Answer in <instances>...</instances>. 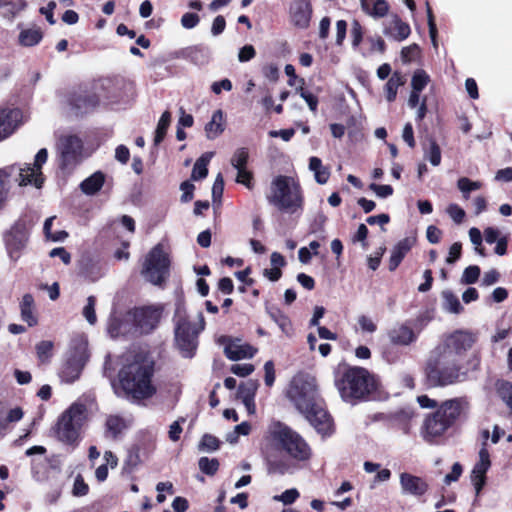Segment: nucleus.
Masks as SVG:
<instances>
[{"instance_id":"nucleus-1","label":"nucleus","mask_w":512,"mask_h":512,"mask_svg":"<svg viewBox=\"0 0 512 512\" xmlns=\"http://www.w3.org/2000/svg\"><path fill=\"white\" fill-rule=\"evenodd\" d=\"M474 342L473 334L467 331L458 330L445 336L432 350L428 359V382L434 387H445L465 381L468 369L463 358Z\"/></svg>"},{"instance_id":"nucleus-2","label":"nucleus","mask_w":512,"mask_h":512,"mask_svg":"<svg viewBox=\"0 0 512 512\" xmlns=\"http://www.w3.org/2000/svg\"><path fill=\"white\" fill-rule=\"evenodd\" d=\"M154 363L145 356H135L133 361L125 364L119 371V383L127 396L141 400L156 393L153 383Z\"/></svg>"},{"instance_id":"nucleus-3","label":"nucleus","mask_w":512,"mask_h":512,"mask_svg":"<svg viewBox=\"0 0 512 512\" xmlns=\"http://www.w3.org/2000/svg\"><path fill=\"white\" fill-rule=\"evenodd\" d=\"M294 432L280 421H272L268 425L261 441V453L267 461L269 473L285 472V467L280 466L274 458L278 452L286 451Z\"/></svg>"},{"instance_id":"nucleus-4","label":"nucleus","mask_w":512,"mask_h":512,"mask_svg":"<svg viewBox=\"0 0 512 512\" xmlns=\"http://www.w3.org/2000/svg\"><path fill=\"white\" fill-rule=\"evenodd\" d=\"M336 386L343 400L353 402L370 395L376 389V381L366 369L354 367L336 380Z\"/></svg>"},{"instance_id":"nucleus-5","label":"nucleus","mask_w":512,"mask_h":512,"mask_svg":"<svg viewBox=\"0 0 512 512\" xmlns=\"http://www.w3.org/2000/svg\"><path fill=\"white\" fill-rule=\"evenodd\" d=\"M267 200L279 210L290 214L301 210L303 206L300 185L287 176H277L273 179Z\"/></svg>"},{"instance_id":"nucleus-6","label":"nucleus","mask_w":512,"mask_h":512,"mask_svg":"<svg viewBox=\"0 0 512 512\" xmlns=\"http://www.w3.org/2000/svg\"><path fill=\"white\" fill-rule=\"evenodd\" d=\"M87 419V408L75 402L58 418L55 434L62 443L76 447L81 438V429Z\"/></svg>"},{"instance_id":"nucleus-7","label":"nucleus","mask_w":512,"mask_h":512,"mask_svg":"<svg viewBox=\"0 0 512 512\" xmlns=\"http://www.w3.org/2000/svg\"><path fill=\"white\" fill-rule=\"evenodd\" d=\"M287 396L300 413L321 402L315 379L304 374L293 377Z\"/></svg>"},{"instance_id":"nucleus-8","label":"nucleus","mask_w":512,"mask_h":512,"mask_svg":"<svg viewBox=\"0 0 512 512\" xmlns=\"http://www.w3.org/2000/svg\"><path fill=\"white\" fill-rule=\"evenodd\" d=\"M204 318L199 314V323L193 324L177 311V320L175 327V341L184 357H191L197 348V337L204 329Z\"/></svg>"},{"instance_id":"nucleus-9","label":"nucleus","mask_w":512,"mask_h":512,"mask_svg":"<svg viewBox=\"0 0 512 512\" xmlns=\"http://www.w3.org/2000/svg\"><path fill=\"white\" fill-rule=\"evenodd\" d=\"M169 264L168 255L158 244L147 254L141 274L151 284L162 285L169 275Z\"/></svg>"},{"instance_id":"nucleus-10","label":"nucleus","mask_w":512,"mask_h":512,"mask_svg":"<svg viewBox=\"0 0 512 512\" xmlns=\"http://www.w3.org/2000/svg\"><path fill=\"white\" fill-rule=\"evenodd\" d=\"M57 158L62 170H72L83 159L82 140L75 135L61 136L56 144Z\"/></svg>"},{"instance_id":"nucleus-11","label":"nucleus","mask_w":512,"mask_h":512,"mask_svg":"<svg viewBox=\"0 0 512 512\" xmlns=\"http://www.w3.org/2000/svg\"><path fill=\"white\" fill-rule=\"evenodd\" d=\"M30 224L25 219L17 220L4 236L9 257L16 261L25 249L30 234Z\"/></svg>"},{"instance_id":"nucleus-12","label":"nucleus","mask_w":512,"mask_h":512,"mask_svg":"<svg viewBox=\"0 0 512 512\" xmlns=\"http://www.w3.org/2000/svg\"><path fill=\"white\" fill-rule=\"evenodd\" d=\"M48 152L47 149H40L34 159L33 164H15L21 168L23 176L17 177V184L20 187L32 185L36 188H41L44 183V177L42 174V166L47 161Z\"/></svg>"},{"instance_id":"nucleus-13","label":"nucleus","mask_w":512,"mask_h":512,"mask_svg":"<svg viewBox=\"0 0 512 512\" xmlns=\"http://www.w3.org/2000/svg\"><path fill=\"white\" fill-rule=\"evenodd\" d=\"M161 314V309L158 307L139 308L131 312L135 332H151L158 325Z\"/></svg>"},{"instance_id":"nucleus-14","label":"nucleus","mask_w":512,"mask_h":512,"mask_svg":"<svg viewBox=\"0 0 512 512\" xmlns=\"http://www.w3.org/2000/svg\"><path fill=\"white\" fill-rule=\"evenodd\" d=\"M21 172V168L12 164L0 168V211L8 206L13 183H17V177L23 176Z\"/></svg>"},{"instance_id":"nucleus-15","label":"nucleus","mask_w":512,"mask_h":512,"mask_svg":"<svg viewBox=\"0 0 512 512\" xmlns=\"http://www.w3.org/2000/svg\"><path fill=\"white\" fill-rule=\"evenodd\" d=\"M305 415L309 423L315 428V430L322 436L331 435L333 432V422L330 415L323 408L322 403L319 402L313 407L302 412Z\"/></svg>"},{"instance_id":"nucleus-16","label":"nucleus","mask_w":512,"mask_h":512,"mask_svg":"<svg viewBox=\"0 0 512 512\" xmlns=\"http://www.w3.org/2000/svg\"><path fill=\"white\" fill-rule=\"evenodd\" d=\"M479 459L471 472V482L474 486L476 496H478L486 484V473L491 466L490 454L486 448V442L482 444L479 450Z\"/></svg>"},{"instance_id":"nucleus-17","label":"nucleus","mask_w":512,"mask_h":512,"mask_svg":"<svg viewBox=\"0 0 512 512\" xmlns=\"http://www.w3.org/2000/svg\"><path fill=\"white\" fill-rule=\"evenodd\" d=\"M470 405L466 398L458 397L444 401L437 412L452 426L467 415Z\"/></svg>"},{"instance_id":"nucleus-18","label":"nucleus","mask_w":512,"mask_h":512,"mask_svg":"<svg viewBox=\"0 0 512 512\" xmlns=\"http://www.w3.org/2000/svg\"><path fill=\"white\" fill-rule=\"evenodd\" d=\"M312 12L310 0H292L289 6L290 22L300 29H305L309 26Z\"/></svg>"},{"instance_id":"nucleus-19","label":"nucleus","mask_w":512,"mask_h":512,"mask_svg":"<svg viewBox=\"0 0 512 512\" xmlns=\"http://www.w3.org/2000/svg\"><path fill=\"white\" fill-rule=\"evenodd\" d=\"M99 102V97L95 93L82 90L73 92L68 98V103L76 115L92 111Z\"/></svg>"},{"instance_id":"nucleus-20","label":"nucleus","mask_w":512,"mask_h":512,"mask_svg":"<svg viewBox=\"0 0 512 512\" xmlns=\"http://www.w3.org/2000/svg\"><path fill=\"white\" fill-rule=\"evenodd\" d=\"M221 342L225 344L224 353L226 357L232 361L250 359L257 353V349L255 347L242 342L240 339L223 337Z\"/></svg>"},{"instance_id":"nucleus-21","label":"nucleus","mask_w":512,"mask_h":512,"mask_svg":"<svg viewBox=\"0 0 512 512\" xmlns=\"http://www.w3.org/2000/svg\"><path fill=\"white\" fill-rule=\"evenodd\" d=\"M22 112L19 109H0V142L8 138L22 123Z\"/></svg>"},{"instance_id":"nucleus-22","label":"nucleus","mask_w":512,"mask_h":512,"mask_svg":"<svg viewBox=\"0 0 512 512\" xmlns=\"http://www.w3.org/2000/svg\"><path fill=\"white\" fill-rule=\"evenodd\" d=\"M401 492L403 495H411L414 497L423 496L428 490L427 482L418 476L403 472L399 476Z\"/></svg>"},{"instance_id":"nucleus-23","label":"nucleus","mask_w":512,"mask_h":512,"mask_svg":"<svg viewBox=\"0 0 512 512\" xmlns=\"http://www.w3.org/2000/svg\"><path fill=\"white\" fill-rule=\"evenodd\" d=\"M107 332L112 338L135 332L131 312L124 315H111L108 321Z\"/></svg>"},{"instance_id":"nucleus-24","label":"nucleus","mask_w":512,"mask_h":512,"mask_svg":"<svg viewBox=\"0 0 512 512\" xmlns=\"http://www.w3.org/2000/svg\"><path fill=\"white\" fill-rule=\"evenodd\" d=\"M450 427L451 425L436 411L424 422L423 438L431 442L433 439L442 436Z\"/></svg>"},{"instance_id":"nucleus-25","label":"nucleus","mask_w":512,"mask_h":512,"mask_svg":"<svg viewBox=\"0 0 512 512\" xmlns=\"http://www.w3.org/2000/svg\"><path fill=\"white\" fill-rule=\"evenodd\" d=\"M383 33L387 37L401 42L409 37L411 33L410 26L403 22L398 15L393 14L384 22Z\"/></svg>"},{"instance_id":"nucleus-26","label":"nucleus","mask_w":512,"mask_h":512,"mask_svg":"<svg viewBox=\"0 0 512 512\" xmlns=\"http://www.w3.org/2000/svg\"><path fill=\"white\" fill-rule=\"evenodd\" d=\"M388 338L392 345L408 346L417 340V333L406 324H397L388 331Z\"/></svg>"},{"instance_id":"nucleus-27","label":"nucleus","mask_w":512,"mask_h":512,"mask_svg":"<svg viewBox=\"0 0 512 512\" xmlns=\"http://www.w3.org/2000/svg\"><path fill=\"white\" fill-rule=\"evenodd\" d=\"M285 452L298 461L308 460L311 456L309 445L297 432H294L293 437L290 438Z\"/></svg>"},{"instance_id":"nucleus-28","label":"nucleus","mask_w":512,"mask_h":512,"mask_svg":"<svg viewBox=\"0 0 512 512\" xmlns=\"http://www.w3.org/2000/svg\"><path fill=\"white\" fill-rule=\"evenodd\" d=\"M415 237H406L401 239L391 250V256L389 259V270L394 271L401 263L406 254L415 245Z\"/></svg>"},{"instance_id":"nucleus-29","label":"nucleus","mask_w":512,"mask_h":512,"mask_svg":"<svg viewBox=\"0 0 512 512\" xmlns=\"http://www.w3.org/2000/svg\"><path fill=\"white\" fill-rule=\"evenodd\" d=\"M413 412L409 409H401L389 416L390 425L401 430L404 434L410 432V421L413 418Z\"/></svg>"},{"instance_id":"nucleus-30","label":"nucleus","mask_w":512,"mask_h":512,"mask_svg":"<svg viewBox=\"0 0 512 512\" xmlns=\"http://www.w3.org/2000/svg\"><path fill=\"white\" fill-rule=\"evenodd\" d=\"M361 7L365 13L374 17H384L389 10V5L385 0H360Z\"/></svg>"},{"instance_id":"nucleus-31","label":"nucleus","mask_w":512,"mask_h":512,"mask_svg":"<svg viewBox=\"0 0 512 512\" xmlns=\"http://www.w3.org/2000/svg\"><path fill=\"white\" fill-rule=\"evenodd\" d=\"M267 313L269 314L270 318L278 325L279 329L285 336L291 337L293 335V326L286 314H284L278 308L274 307L267 308Z\"/></svg>"},{"instance_id":"nucleus-32","label":"nucleus","mask_w":512,"mask_h":512,"mask_svg":"<svg viewBox=\"0 0 512 512\" xmlns=\"http://www.w3.org/2000/svg\"><path fill=\"white\" fill-rule=\"evenodd\" d=\"M224 131V116L221 110H216L211 120L205 126V132L208 139H215Z\"/></svg>"},{"instance_id":"nucleus-33","label":"nucleus","mask_w":512,"mask_h":512,"mask_svg":"<svg viewBox=\"0 0 512 512\" xmlns=\"http://www.w3.org/2000/svg\"><path fill=\"white\" fill-rule=\"evenodd\" d=\"M21 318L30 327L37 324V317L34 315V298L31 294H25L20 302Z\"/></svg>"},{"instance_id":"nucleus-34","label":"nucleus","mask_w":512,"mask_h":512,"mask_svg":"<svg viewBox=\"0 0 512 512\" xmlns=\"http://www.w3.org/2000/svg\"><path fill=\"white\" fill-rule=\"evenodd\" d=\"M406 78L400 72L395 71L385 84L384 91L388 102H393L396 99L398 88L403 86Z\"/></svg>"},{"instance_id":"nucleus-35","label":"nucleus","mask_w":512,"mask_h":512,"mask_svg":"<svg viewBox=\"0 0 512 512\" xmlns=\"http://www.w3.org/2000/svg\"><path fill=\"white\" fill-rule=\"evenodd\" d=\"M105 427L106 437L116 439L127 428V424L122 417L117 415H110L106 419Z\"/></svg>"},{"instance_id":"nucleus-36","label":"nucleus","mask_w":512,"mask_h":512,"mask_svg":"<svg viewBox=\"0 0 512 512\" xmlns=\"http://www.w3.org/2000/svg\"><path fill=\"white\" fill-rule=\"evenodd\" d=\"M105 176L102 172L98 171L92 174L90 177L85 179L80 188L84 194L93 195L97 193L103 186Z\"/></svg>"},{"instance_id":"nucleus-37","label":"nucleus","mask_w":512,"mask_h":512,"mask_svg":"<svg viewBox=\"0 0 512 512\" xmlns=\"http://www.w3.org/2000/svg\"><path fill=\"white\" fill-rule=\"evenodd\" d=\"M23 415L24 413L20 407L12 408L7 412H4V410L0 408V436L4 435L8 424L20 421L23 418Z\"/></svg>"},{"instance_id":"nucleus-38","label":"nucleus","mask_w":512,"mask_h":512,"mask_svg":"<svg viewBox=\"0 0 512 512\" xmlns=\"http://www.w3.org/2000/svg\"><path fill=\"white\" fill-rule=\"evenodd\" d=\"M309 169L314 173V178L317 183L325 184L330 176L328 168L324 167L322 161L318 157H311L309 159Z\"/></svg>"},{"instance_id":"nucleus-39","label":"nucleus","mask_w":512,"mask_h":512,"mask_svg":"<svg viewBox=\"0 0 512 512\" xmlns=\"http://www.w3.org/2000/svg\"><path fill=\"white\" fill-rule=\"evenodd\" d=\"M213 156L212 152L206 153L202 155L199 159L196 160L192 173L191 178L194 181L204 179L208 174V164Z\"/></svg>"},{"instance_id":"nucleus-40","label":"nucleus","mask_w":512,"mask_h":512,"mask_svg":"<svg viewBox=\"0 0 512 512\" xmlns=\"http://www.w3.org/2000/svg\"><path fill=\"white\" fill-rule=\"evenodd\" d=\"M482 186L483 183L481 181H473L467 177H461L457 181V188L465 200L469 199L471 192L481 189Z\"/></svg>"},{"instance_id":"nucleus-41","label":"nucleus","mask_w":512,"mask_h":512,"mask_svg":"<svg viewBox=\"0 0 512 512\" xmlns=\"http://www.w3.org/2000/svg\"><path fill=\"white\" fill-rule=\"evenodd\" d=\"M41 39L42 33L38 28L25 29L19 34V43L26 47L38 44Z\"/></svg>"},{"instance_id":"nucleus-42","label":"nucleus","mask_w":512,"mask_h":512,"mask_svg":"<svg viewBox=\"0 0 512 512\" xmlns=\"http://www.w3.org/2000/svg\"><path fill=\"white\" fill-rule=\"evenodd\" d=\"M442 298H443V307L446 311L453 313V314H459L463 310V306L461 305L458 297L452 293L449 290L442 292Z\"/></svg>"},{"instance_id":"nucleus-43","label":"nucleus","mask_w":512,"mask_h":512,"mask_svg":"<svg viewBox=\"0 0 512 512\" xmlns=\"http://www.w3.org/2000/svg\"><path fill=\"white\" fill-rule=\"evenodd\" d=\"M170 122H171V114L170 112L168 111H165L159 121H158V124H157V128H156V131H155V137H154V145H159L165 135H166V132H167V129L170 125Z\"/></svg>"},{"instance_id":"nucleus-44","label":"nucleus","mask_w":512,"mask_h":512,"mask_svg":"<svg viewBox=\"0 0 512 512\" xmlns=\"http://www.w3.org/2000/svg\"><path fill=\"white\" fill-rule=\"evenodd\" d=\"M96 302L97 300L95 296H89L86 300V304L82 308V315L90 325H95L97 323L95 311Z\"/></svg>"},{"instance_id":"nucleus-45","label":"nucleus","mask_w":512,"mask_h":512,"mask_svg":"<svg viewBox=\"0 0 512 512\" xmlns=\"http://www.w3.org/2000/svg\"><path fill=\"white\" fill-rule=\"evenodd\" d=\"M198 466L202 473L213 476L219 469V461L216 458L201 457Z\"/></svg>"},{"instance_id":"nucleus-46","label":"nucleus","mask_w":512,"mask_h":512,"mask_svg":"<svg viewBox=\"0 0 512 512\" xmlns=\"http://www.w3.org/2000/svg\"><path fill=\"white\" fill-rule=\"evenodd\" d=\"M220 447V441L211 434H204L198 444V449L203 452H214Z\"/></svg>"},{"instance_id":"nucleus-47","label":"nucleus","mask_w":512,"mask_h":512,"mask_svg":"<svg viewBox=\"0 0 512 512\" xmlns=\"http://www.w3.org/2000/svg\"><path fill=\"white\" fill-rule=\"evenodd\" d=\"M429 75L422 69H418L414 72L411 79V87L413 90L421 92L429 83Z\"/></svg>"},{"instance_id":"nucleus-48","label":"nucleus","mask_w":512,"mask_h":512,"mask_svg":"<svg viewBox=\"0 0 512 512\" xmlns=\"http://www.w3.org/2000/svg\"><path fill=\"white\" fill-rule=\"evenodd\" d=\"M481 270L477 265H471L464 269L462 276L460 278V283L462 285H470L477 282L479 279Z\"/></svg>"},{"instance_id":"nucleus-49","label":"nucleus","mask_w":512,"mask_h":512,"mask_svg":"<svg viewBox=\"0 0 512 512\" xmlns=\"http://www.w3.org/2000/svg\"><path fill=\"white\" fill-rule=\"evenodd\" d=\"M425 158L429 160V162L433 166H439L441 163V150L439 145L435 140L431 139L429 148L424 152Z\"/></svg>"},{"instance_id":"nucleus-50","label":"nucleus","mask_w":512,"mask_h":512,"mask_svg":"<svg viewBox=\"0 0 512 512\" xmlns=\"http://www.w3.org/2000/svg\"><path fill=\"white\" fill-rule=\"evenodd\" d=\"M298 82L301 84L299 87L296 88L297 93L305 100L307 105L309 106L310 110L315 112L317 110L318 105V99L315 95H313L308 90H305L303 88L304 79H299Z\"/></svg>"},{"instance_id":"nucleus-51","label":"nucleus","mask_w":512,"mask_h":512,"mask_svg":"<svg viewBox=\"0 0 512 512\" xmlns=\"http://www.w3.org/2000/svg\"><path fill=\"white\" fill-rule=\"evenodd\" d=\"M248 157L249 152L246 148H238L231 158V165L236 170L246 168Z\"/></svg>"},{"instance_id":"nucleus-52","label":"nucleus","mask_w":512,"mask_h":512,"mask_svg":"<svg viewBox=\"0 0 512 512\" xmlns=\"http://www.w3.org/2000/svg\"><path fill=\"white\" fill-rule=\"evenodd\" d=\"M257 388H258L257 381L248 380L247 382H245L239 386L238 397L240 399L254 398Z\"/></svg>"},{"instance_id":"nucleus-53","label":"nucleus","mask_w":512,"mask_h":512,"mask_svg":"<svg viewBox=\"0 0 512 512\" xmlns=\"http://www.w3.org/2000/svg\"><path fill=\"white\" fill-rule=\"evenodd\" d=\"M53 343L51 341H41L36 345V352L41 362H46L52 355Z\"/></svg>"},{"instance_id":"nucleus-54","label":"nucleus","mask_w":512,"mask_h":512,"mask_svg":"<svg viewBox=\"0 0 512 512\" xmlns=\"http://www.w3.org/2000/svg\"><path fill=\"white\" fill-rule=\"evenodd\" d=\"M299 497V492L295 488L288 489L284 491L280 495H276L273 497L275 501L282 502L284 505H289L294 503Z\"/></svg>"},{"instance_id":"nucleus-55","label":"nucleus","mask_w":512,"mask_h":512,"mask_svg":"<svg viewBox=\"0 0 512 512\" xmlns=\"http://www.w3.org/2000/svg\"><path fill=\"white\" fill-rule=\"evenodd\" d=\"M80 374V368L78 366H73L71 363H68L61 371V377L66 382L75 381Z\"/></svg>"},{"instance_id":"nucleus-56","label":"nucleus","mask_w":512,"mask_h":512,"mask_svg":"<svg viewBox=\"0 0 512 512\" xmlns=\"http://www.w3.org/2000/svg\"><path fill=\"white\" fill-rule=\"evenodd\" d=\"M446 211L455 223H457V224L462 223V221L465 217V211L459 205L450 204L447 207Z\"/></svg>"},{"instance_id":"nucleus-57","label":"nucleus","mask_w":512,"mask_h":512,"mask_svg":"<svg viewBox=\"0 0 512 512\" xmlns=\"http://www.w3.org/2000/svg\"><path fill=\"white\" fill-rule=\"evenodd\" d=\"M496 390L499 397L505 402L512 395V384L508 381H498Z\"/></svg>"},{"instance_id":"nucleus-58","label":"nucleus","mask_w":512,"mask_h":512,"mask_svg":"<svg viewBox=\"0 0 512 512\" xmlns=\"http://www.w3.org/2000/svg\"><path fill=\"white\" fill-rule=\"evenodd\" d=\"M419 52V47L416 44H412L402 48L401 59L404 63H409L415 59Z\"/></svg>"},{"instance_id":"nucleus-59","label":"nucleus","mask_w":512,"mask_h":512,"mask_svg":"<svg viewBox=\"0 0 512 512\" xmlns=\"http://www.w3.org/2000/svg\"><path fill=\"white\" fill-rule=\"evenodd\" d=\"M369 189L373 191L379 198H387L393 194V188L390 185H379L372 183Z\"/></svg>"},{"instance_id":"nucleus-60","label":"nucleus","mask_w":512,"mask_h":512,"mask_svg":"<svg viewBox=\"0 0 512 512\" xmlns=\"http://www.w3.org/2000/svg\"><path fill=\"white\" fill-rule=\"evenodd\" d=\"M88 490H89V487L85 483L83 477L81 475H78L74 481L73 490H72L73 495L77 496V497L84 496L88 493Z\"/></svg>"},{"instance_id":"nucleus-61","label":"nucleus","mask_w":512,"mask_h":512,"mask_svg":"<svg viewBox=\"0 0 512 512\" xmlns=\"http://www.w3.org/2000/svg\"><path fill=\"white\" fill-rule=\"evenodd\" d=\"M254 366L252 364H234L231 366V372L240 377H246L250 375L254 371Z\"/></svg>"},{"instance_id":"nucleus-62","label":"nucleus","mask_w":512,"mask_h":512,"mask_svg":"<svg viewBox=\"0 0 512 512\" xmlns=\"http://www.w3.org/2000/svg\"><path fill=\"white\" fill-rule=\"evenodd\" d=\"M200 18L195 13H185L181 18V25L185 29H193L198 25Z\"/></svg>"},{"instance_id":"nucleus-63","label":"nucleus","mask_w":512,"mask_h":512,"mask_svg":"<svg viewBox=\"0 0 512 512\" xmlns=\"http://www.w3.org/2000/svg\"><path fill=\"white\" fill-rule=\"evenodd\" d=\"M256 55L255 48L252 45L243 46L238 53V60L241 63L248 62L253 59Z\"/></svg>"},{"instance_id":"nucleus-64","label":"nucleus","mask_w":512,"mask_h":512,"mask_svg":"<svg viewBox=\"0 0 512 512\" xmlns=\"http://www.w3.org/2000/svg\"><path fill=\"white\" fill-rule=\"evenodd\" d=\"M264 372H265V377H264L265 384L267 386L271 387L275 381V369H274L273 361L269 360L264 364Z\"/></svg>"}]
</instances>
